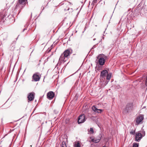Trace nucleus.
<instances>
[{"instance_id": "f257e3e1", "label": "nucleus", "mask_w": 147, "mask_h": 147, "mask_svg": "<svg viewBox=\"0 0 147 147\" xmlns=\"http://www.w3.org/2000/svg\"><path fill=\"white\" fill-rule=\"evenodd\" d=\"M70 54V51L69 49L65 50L60 56L58 64L60 65L62 63H63L65 62L68 59V57Z\"/></svg>"}, {"instance_id": "f03ea898", "label": "nucleus", "mask_w": 147, "mask_h": 147, "mask_svg": "<svg viewBox=\"0 0 147 147\" xmlns=\"http://www.w3.org/2000/svg\"><path fill=\"white\" fill-rule=\"evenodd\" d=\"M133 108V105L131 103H128L125 108L124 109L123 111V113L124 114H126L128 113Z\"/></svg>"}, {"instance_id": "7ed1b4c3", "label": "nucleus", "mask_w": 147, "mask_h": 147, "mask_svg": "<svg viewBox=\"0 0 147 147\" xmlns=\"http://www.w3.org/2000/svg\"><path fill=\"white\" fill-rule=\"evenodd\" d=\"M86 119L85 115H81L78 118V124L83 123L86 121Z\"/></svg>"}, {"instance_id": "20e7f679", "label": "nucleus", "mask_w": 147, "mask_h": 147, "mask_svg": "<svg viewBox=\"0 0 147 147\" xmlns=\"http://www.w3.org/2000/svg\"><path fill=\"white\" fill-rule=\"evenodd\" d=\"M144 119V116L143 115H140L138 116H137L136 118L135 121H136L135 125H138Z\"/></svg>"}, {"instance_id": "39448f33", "label": "nucleus", "mask_w": 147, "mask_h": 147, "mask_svg": "<svg viewBox=\"0 0 147 147\" xmlns=\"http://www.w3.org/2000/svg\"><path fill=\"white\" fill-rule=\"evenodd\" d=\"M145 135V131H144V135H142L141 133L139 132L136 133L135 136V141L139 142L140 140L142 137L144 136Z\"/></svg>"}, {"instance_id": "423d86ee", "label": "nucleus", "mask_w": 147, "mask_h": 147, "mask_svg": "<svg viewBox=\"0 0 147 147\" xmlns=\"http://www.w3.org/2000/svg\"><path fill=\"white\" fill-rule=\"evenodd\" d=\"M38 74L39 73H36L33 74L32 78V81L37 82L39 81L40 78V76Z\"/></svg>"}, {"instance_id": "0eeeda50", "label": "nucleus", "mask_w": 147, "mask_h": 147, "mask_svg": "<svg viewBox=\"0 0 147 147\" xmlns=\"http://www.w3.org/2000/svg\"><path fill=\"white\" fill-rule=\"evenodd\" d=\"M55 95V93L52 91H50L47 94V97L49 100L52 99Z\"/></svg>"}, {"instance_id": "6e6552de", "label": "nucleus", "mask_w": 147, "mask_h": 147, "mask_svg": "<svg viewBox=\"0 0 147 147\" xmlns=\"http://www.w3.org/2000/svg\"><path fill=\"white\" fill-rule=\"evenodd\" d=\"M92 109L93 111L96 113H101L103 111V110L101 109H98L96 108V106H93L92 107Z\"/></svg>"}, {"instance_id": "1a4fd4ad", "label": "nucleus", "mask_w": 147, "mask_h": 147, "mask_svg": "<svg viewBox=\"0 0 147 147\" xmlns=\"http://www.w3.org/2000/svg\"><path fill=\"white\" fill-rule=\"evenodd\" d=\"M34 92L29 93L28 96V100L30 101L33 100L34 98Z\"/></svg>"}, {"instance_id": "9d476101", "label": "nucleus", "mask_w": 147, "mask_h": 147, "mask_svg": "<svg viewBox=\"0 0 147 147\" xmlns=\"http://www.w3.org/2000/svg\"><path fill=\"white\" fill-rule=\"evenodd\" d=\"M26 0H19V1L17 5L16 6H18L20 5H22V7L25 6V1Z\"/></svg>"}, {"instance_id": "9b49d317", "label": "nucleus", "mask_w": 147, "mask_h": 147, "mask_svg": "<svg viewBox=\"0 0 147 147\" xmlns=\"http://www.w3.org/2000/svg\"><path fill=\"white\" fill-rule=\"evenodd\" d=\"M99 65H103L105 64V61L104 58L103 57L100 58L98 61Z\"/></svg>"}, {"instance_id": "f8f14e48", "label": "nucleus", "mask_w": 147, "mask_h": 147, "mask_svg": "<svg viewBox=\"0 0 147 147\" xmlns=\"http://www.w3.org/2000/svg\"><path fill=\"white\" fill-rule=\"evenodd\" d=\"M2 37L3 38V40H6L8 37V34L6 32H4L1 35Z\"/></svg>"}, {"instance_id": "ddd939ff", "label": "nucleus", "mask_w": 147, "mask_h": 147, "mask_svg": "<svg viewBox=\"0 0 147 147\" xmlns=\"http://www.w3.org/2000/svg\"><path fill=\"white\" fill-rule=\"evenodd\" d=\"M108 73V72L107 70H103L101 72L100 76L102 77H105Z\"/></svg>"}, {"instance_id": "4468645a", "label": "nucleus", "mask_w": 147, "mask_h": 147, "mask_svg": "<svg viewBox=\"0 0 147 147\" xmlns=\"http://www.w3.org/2000/svg\"><path fill=\"white\" fill-rule=\"evenodd\" d=\"M102 136L100 135L99 136V138L98 139H92L91 140V141L95 143H96L99 142L100 141V140Z\"/></svg>"}, {"instance_id": "2eb2a0df", "label": "nucleus", "mask_w": 147, "mask_h": 147, "mask_svg": "<svg viewBox=\"0 0 147 147\" xmlns=\"http://www.w3.org/2000/svg\"><path fill=\"white\" fill-rule=\"evenodd\" d=\"M140 5V4H139L137 6V8L138 10H140H140L139 12H141L142 13V11L144 10V7H140L141 5L139 6Z\"/></svg>"}, {"instance_id": "dca6fc26", "label": "nucleus", "mask_w": 147, "mask_h": 147, "mask_svg": "<svg viewBox=\"0 0 147 147\" xmlns=\"http://www.w3.org/2000/svg\"><path fill=\"white\" fill-rule=\"evenodd\" d=\"M131 25V24H128L127 25H126V26L127 28V29L128 30L130 29L131 28V27H134V25L133 24H132L131 27H130V26Z\"/></svg>"}, {"instance_id": "f3484780", "label": "nucleus", "mask_w": 147, "mask_h": 147, "mask_svg": "<svg viewBox=\"0 0 147 147\" xmlns=\"http://www.w3.org/2000/svg\"><path fill=\"white\" fill-rule=\"evenodd\" d=\"M111 73L107 74V79L109 80L111 79Z\"/></svg>"}, {"instance_id": "a211bd4d", "label": "nucleus", "mask_w": 147, "mask_h": 147, "mask_svg": "<svg viewBox=\"0 0 147 147\" xmlns=\"http://www.w3.org/2000/svg\"><path fill=\"white\" fill-rule=\"evenodd\" d=\"M61 147H67L65 142L64 141H63L62 142V144L61 145Z\"/></svg>"}, {"instance_id": "6ab92c4d", "label": "nucleus", "mask_w": 147, "mask_h": 147, "mask_svg": "<svg viewBox=\"0 0 147 147\" xmlns=\"http://www.w3.org/2000/svg\"><path fill=\"white\" fill-rule=\"evenodd\" d=\"M139 145V143H134L133 144V147H138Z\"/></svg>"}, {"instance_id": "aec40b11", "label": "nucleus", "mask_w": 147, "mask_h": 147, "mask_svg": "<svg viewBox=\"0 0 147 147\" xmlns=\"http://www.w3.org/2000/svg\"><path fill=\"white\" fill-rule=\"evenodd\" d=\"M75 147H80V143L79 142H77L75 145Z\"/></svg>"}, {"instance_id": "412c9836", "label": "nucleus", "mask_w": 147, "mask_h": 147, "mask_svg": "<svg viewBox=\"0 0 147 147\" xmlns=\"http://www.w3.org/2000/svg\"><path fill=\"white\" fill-rule=\"evenodd\" d=\"M90 131L91 132L92 134H93L94 133L93 129L92 128H90Z\"/></svg>"}, {"instance_id": "4be33fe9", "label": "nucleus", "mask_w": 147, "mask_h": 147, "mask_svg": "<svg viewBox=\"0 0 147 147\" xmlns=\"http://www.w3.org/2000/svg\"><path fill=\"white\" fill-rule=\"evenodd\" d=\"M115 86L116 87H115L116 88L119 89L120 88V86L119 85H117V86Z\"/></svg>"}, {"instance_id": "5701e85b", "label": "nucleus", "mask_w": 147, "mask_h": 147, "mask_svg": "<svg viewBox=\"0 0 147 147\" xmlns=\"http://www.w3.org/2000/svg\"><path fill=\"white\" fill-rule=\"evenodd\" d=\"M97 0H93L92 2V3L94 4L95 3H96L97 2Z\"/></svg>"}, {"instance_id": "b1692460", "label": "nucleus", "mask_w": 147, "mask_h": 147, "mask_svg": "<svg viewBox=\"0 0 147 147\" xmlns=\"http://www.w3.org/2000/svg\"><path fill=\"white\" fill-rule=\"evenodd\" d=\"M69 7H68L67 9H64V10H65V11L66 10L67 11H68L69 10Z\"/></svg>"}, {"instance_id": "393cba45", "label": "nucleus", "mask_w": 147, "mask_h": 147, "mask_svg": "<svg viewBox=\"0 0 147 147\" xmlns=\"http://www.w3.org/2000/svg\"><path fill=\"white\" fill-rule=\"evenodd\" d=\"M25 30H26V28L24 29L23 31H24Z\"/></svg>"}, {"instance_id": "a878e982", "label": "nucleus", "mask_w": 147, "mask_h": 147, "mask_svg": "<svg viewBox=\"0 0 147 147\" xmlns=\"http://www.w3.org/2000/svg\"><path fill=\"white\" fill-rule=\"evenodd\" d=\"M102 147H108L105 146H103Z\"/></svg>"}, {"instance_id": "bb28decb", "label": "nucleus", "mask_w": 147, "mask_h": 147, "mask_svg": "<svg viewBox=\"0 0 147 147\" xmlns=\"http://www.w3.org/2000/svg\"><path fill=\"white\" fill-rule=\"evenodd\" d=\"M95 45H94L93 47V48H95Z\"/></svg>"}, {"instance_id": "cd10ccee", "label": "nucleus", "mask_w": 147, "mask_h": 147, "mask_svg": "<svg viewBox=\"0 0 147 147\" xmlns=\"http://www.w3.org/2000/svg\"><path fill=\"white\" fill-rule=\"evenodd\" d=\"M96 39L95 38H94L93 39V40H95Z\"/></svg>"}, {"instance_id": "c85d7f7f", "label": "nucleus", "mask_w": 147, "mask_h": 147, "mask_svg": "<svg viewBox=\"0 0 147 147\" xmlns=\"http://www.w3.org/2000/svg\"><path fill=\"white\" fill-rule=\"evenodd\" d=\"M30 147H32V145H30Z\"/></svg>"}, {"instance_id": "c756f323", "label": "nucleus", "mask_w": 147, "mask_h": 147, "mask_svg": "<svg viewBox=\"0 0 147 147\" xmlns=\"http://www.w3.org/2000/svg\"><path fill=\"white\" fill-rule=\"evenodd\" d=\"M102 38H103V39H104V37H103Z\"/></svg>"}]
</instances>
